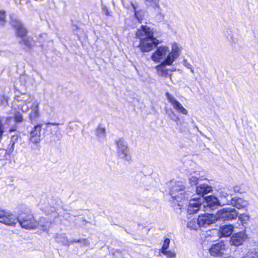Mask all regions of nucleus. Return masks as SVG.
Wrapping results in <instances>:
<instances>
[{"label":"nucleus","mask_w":258,"mask_h":258,"mask_svg":"<svg viewBox=\"0 0 258 258\" xmlns=\"http://www.w3.org/2000/svg\"><path fill=\"white\" fill-rule=\"evenodd\" d=\"M234 206L238 209H245L248 205V202L241 198L233 200Z\"/></svg>","instance_id":"19"},{"label":"nucleus","mask_w":258,"mask_h":258,"mask_svg":"<svg viewBox=\"0 0 258 258\" xmlns=\"http://www.w3.org/2000/svg\"><path fill=\"white\" fill-rule=\"evenodd\" d=\"M131 5L134 11V15L138 21L141 23L144 19V13L141 10H137L136 6L133 3H131Z\"/></svg>","instance_id":"22"},{"label":"nucleus","mask_w":258,"mask_h":258,"mask_svg":"<svg viewBox=\"0 0 258 258\" xmlns=\"http://www.w3.org/2000/svg\"><path fill=\"white\" fill-rule=\"evenodd\" d=\"M116 146L118 149L119 154H124V157H127V147L124 144L123 140L121 139L116 142Z\"/></svg>","instance_id":"20"},{"label":"nucleus","mask_w":258,"mask_h":258,"mask_svg":"<svg viewBox=\"0 0 258 258\" xmlns=\"http://www.w3.org/2000/svg\"><path fill=\"white\" fill-rule=\"evenodd\" d=\"M10 23L12 27L15 28L16 34L18 37L21 38L27 36L28 31L20 20L12 18L10 20Z\"/></svg>","instance_id":"6"},{"label":"nucleus","mask_w":258,"mask_h":258,"mask_svg":"<svg viewBox=\"0 0 258 258\" xmlns=\"http://www.w3.org/2000/svg\"><path fill=\"white\" fill-rule=\"evenodd\" d=\"M204 199L205 202L207 203L208 206L210 207H213L218 203L217 198L214 196H209L205 197Z\"/></svg>","instance_id":"24"},{"label":"nucleus","mask_w":258,"mask_h":258,"mask_svg":"<svg viewBox=\"0 0 258 258\" xmlns=\"http://www.w3.org/2000/svg\"><path fill=\"white\" fill-rule=\"evenodd\" d=\"M242 258H258V254L253 252H248Z\"/></svg>","instance_id":"33"},{"label":"nucleus","mask_w":258,"mask_h":258,"mask_svg":"<svg viewBox=\"0 0 258 258\" xmlns=\"http://www.w3.org/2000/svg\"><path fill=\"white\" fill-rule=\"evenodd\" d=\"M98 132H100V133L104 134L105 132V130L104 128H99L98 129Z\"/></svg>","instance_id":"37"},{"label":"nucleus","mask_w":258,"mask_h":258,"mask_svg":"<svg viewBox=\"0 0 258 258\" xmlns=\"http://www.w3.org/2000/svg\"><path fill=\"white\" fill-rule=\"evenodd\" d=\"M19 137V136L18 135L12 136L7 149L0 150V160H6L10 159L11 155L14 150L15 145L18 142Z\"/></svg>","instance_id":"5"},{"label":"nucleus","mask_w":258,"mask_h":258,"mask_svg":"<svg viewBox=\"0 0 258 258\" xmlns=\"http://www.w3.org/2000/svg\"><path fill=\"white\" fill-rule=\"evenodd\" d=\"M168 51V47L164 45L160 46L157 47V49L152 53L151 58L156 62H159L160 59L165 56Z\"/></svg>","instance_id":"10"},{"label":"nucleus","mask_w":258,"mask_h":258,"mask_svg":"<svg viewBox=\"0 0 258 258\" xmlns=\"http://www.w3.org/2000/svg\"><path fill=\"white\" fill-rule=\"evenodd\" d=\"M11 119H12V117H10V116H8V117H7L6 118V121H7V122H11Z\"/></svg>","instance_id":"38"},{"label":"nucleus","mask_w":258,"mask_h":258,"mask_svg":"<svg viewBox=\"0 0 258 258\" xmlns=\"http://www.w3.org/2000/svg\"><path fill=\"white\" fill-rule=\"evenodd\" d=\"M170 240L168 238H166L164 239V242L163 243V245L162 246L161 248L160 249V251L161 252L164 251L165 250H167L169 246Z\"/></svg>","instance_id":"25"},{"label":"nucleus","mask_w":258,"mask_h":258,"mask_svg":"<svg viewBox=\"0 0 258 258\" xmlns=\"http://www.w3.org/2000/svg\"><path fill=\"white\" fill-rule=\"evenodd\" d=\"M6 22V12L4 10H0V25H4Z\"/></svg>","instance_id":"28"},{"label":"nucleus","mask_w":258,"mask_h":258,"mask_svg":"<svg viewBox=\"0 0 258 258\" xmlns=\"http://www.w3.org/2000/svg\"><path fill=\"white\" fill-rule=\"evenodd\" d=\"M201 204L196 199L190 200L188 205L187 210L190 214L197 213L200 209Z\"/></svg>","instance_id":"16"},{"label":"nucleus","mask_w":258,"mask_h":258,"mask_svg":"<svg viewBox=\"0 0 258 258\" xmlns=\"http://www.w3.org/2000/svg\"><path fill=\"white\" fill-rule=\"evenodd\" d=\"M4 133V126L3 123V119L0 117V140L2 139Z\"/></svg>","instance_id":"34"},{"label":"nucleus","mask_w":258,"mask_h":258,"mask_svg":"<svg viewBox=\"0 0 258 258\" xmlns=\"http://www.w3.org/2000/svg\"><path fill=\"white\" fill-rule=\"evenodd\" d=\"M165 96L169 102L173 106V108L178 112L184 114H187V111L177 101L173 95L170 94L168 92L165 93Z\"/></svg>","instance_id":"9"},{"label":"nucleus","mask_w":258,"mask_h":258,"mask_svg":"<svg viewBox=\"0 0 258 258\" xmlns=\"http://www.w3.org/2000/svg\"><path fill=\"white\" fill-rule=\"evenodd\" d=\"M226 250V246L224 242L221 241L219 242L213 244L209 249L210 255L214 257L222 256Z\"/></svg>","instance_id":"8"},{"label":"nucleus","mask_w":258,"mask_h":258,"mask_svg":"<svg viewBox=\"0 0 258 258\" xmlns=\"http://www.w3.org/2000/svg\"><path fill=\"white\" fill-rule=\"evenodd\" d=\"M233 226L232 225H223L220 228L221 237H229L233 231Z\"/></svg>","instance_id":"17"},{"label":"nucleus","mask_w":258,"mask_h":258,"mask_svg":"<svg viewBox=\"0 0 258 258\" xmlns=\"http://www.w3.org/2000/svg\"><path fill=\"white\" fill-rule=\"evenodd\" d=\"M20 227L26 230H35L39 227V222L28 208L22 209L17 217Z\"/></svg>","instance_id":"2"},{"label":"nucleus","mask_w":258,"mask_h":258,"mask_svg":"<svg viewBox=\"0 0 258 258\" xmlns=\"http://www.w3.org/2000/svg\"><path fill=\"white\" fill-rule=\"evenodd\" d=\"M212 191V187L207 183L201 184L197 186L196 193L198 195L204 197Z\"/></svg>","instance_id":"12"},{"label":"nucleus","mask_w":258,"mask_h":258,"mask_svg":"<svg viewBox=\"0 0 258 258\" xmlns=\"http://www.w3.org/2000/svg\"><path fill=\"white\" fill-rule=\"evenodd\" d=\"M46 124V126L45 130V132L48 133V134L50 135V138H53L54 136H56V137L58 138L59 137L58 135H59L58 127H53L52 125H58L59 124L55 123H47Z\"/></svg>","instance_id":"13"},{"label":"nucleus","mask_w":258,"mask_h":258,"mask_svg":"<svg viewBox=\"0 0 258 258\" xmlns=\"http://www.w3.org/2000/svg\"><path fill=\"white\" fill-rule=\"evenodd\" d=\"M161 253L166 255L168 257L172 258L175 256V253L170 250H167V249L164 251L162 252Z\"/></svg>","instance_id":"32"},{"label":"nucleus","mask_w":258,"mask_h":258,"mask_svg":"<svg viewBox=\"0 0 258 258\" xmlns=\"http://www.w3.org/2000/svg\"><path fill=\"white\" fill-rule=\"evenodd\" d=\"M40 116L39 103H36L29 115L31 123L36 121Z\"/></svg>","instance_id":"18"},{"label":"nucleus","mask_w":258,"mask_h":258,"mask_svg":"<svg viewBox=\"0 0 258 258\" xmlns=\"http://www.w3.org/2000/svg\"><path fill=\"white\" fill-rule=\"evenodd\" d=\"M155 69L157 70L158 75L165 78L168 76L169 70L166 68L165 64L161 62L159 64L156 66L155 67Z\"/></svg>","instance_id":"21"},{"label":"nucleus","mask_w":258,"mask_h":258,"mask_svg":"<svg viewBox=\"0 0 258 258\" xmlns=\"http://www.w3.org/2000/svg\"><path fill=\"white\" fill-rule=\"evenodd\" d=\"M20 42L22 44L25 45L26 48L28 49H31L34 45L32 39L27 37V36L23 38H21V40Z\"/></svg>","instance_id":"23"},{"label":"nucleus","mask_w":258,"mask_h":258,"mask_svg":"<svg viewBox=\"0 0 258 258\" xmlns=\"http://www.w3.org/2000/svg\"><path fill=\"white\" fill-rule=\"evenodd\" d=\"M136 36L140 39L138 47L142 52L151 51L160 43L154 37L153 30L147 25H141L136 31Z\"/></svg>","instance_id":"1"},{"label":"nucleus","mask_w":258,"mask_h":258,"mask_svg":"<svg viewBox=\"0 0 258 258\" xmlns=\"http://www.w3.org/2000/svg\"><path fill=\"white\" fill-rule=\"evenodd\" d=\"M233 190L235 193L242 194L244 192V188L241 185H235L233 187Z\"/></svg>","instance_id":"30"},{"label":"nucleus","mask_w":258,"mask_h":258,"mask_svg":"<svg viewBox=\"0 0 258 258\" xmlns=\"http://www.w3.org/2000/svg\"><path fill=\"white\" fill-rule=\"evenodd\" d=\"M237 216L238 213L235 209L223 208L218 211L216 213L217 218L223 221L235 219Z\"/></svg>","instance_id":"4"},{"label":"nucleus","mask_w":258,"mask_h":258,"mask_svg":"<svg viewBox=\"0 0 258 258\" xmlns=\"http://www.w3.org/2000/svg\"><path fill=\"white\" fill-rule=\"evenodd\" d=\"M179 54L178 50L172 49L171 52L168 54L165 59L162 62V63L171 66L174 60L178 56Z\"/></svg>","instance_id":"14"},{"label":"nucleus","mask_w":258,"mask_h":258,"mask_svg":"<svg viewBox=\"0 0 258 258\" xmlns=\"http://www.w3.org/2000/svg\"><path fill=\"white\" fill-rule=\"evenodd\" d=\"M49 229V222L45 221L44 224L40 225V230L42 231L48 232Z\"/></svg>","instance_id":"29"},{"label":"nucleus","mask_w":258,"mask_h":258,"mask_svg":"<svg viewBox=\"0 0 258 258\" xmlns=\"http://www.w3.org/2000/svg\"><path fill=\"white\" fill-rule=\"evenodd\" d=\"M8 98L7 96H5V95H3V98L1 100V102L2 103H6V104H8Z\"/></svg>","instance_id":"35"},{"label":"nucleus","mask_w":258,"mask_h":258,"mask_svg":"<svg viewBox=\"0 0 258 258\" xmlns=\"http://www.w3.org/2000/svg\"><path fill=\"white\" fill-rule=\"evenodd\" d=\"M244 241V234L241 232L234 233L230 238L231 244L235 246L241 245Z\"/></svg>","instance_id":"11"},{"label":"nucleus","mask_w":258,"mask_h":258,"mask_svg":"<svg viewBox=\"0 0 258 258\" xmlns=\"http://www.w3.org/2000/svg\"><path fill=\"white\" fill-rule=\"evenodd\" d=\"M197 221L200 227L209 225L213 223V220L211 219V217L210 214L199 215Z\"/></svg>","instance_id":"15"},{"label":"nucleus","mask_w":258,"mask_h":258,"mask_svg":"<svg viewBox=\"0 0 258 258\" xmlns=\"http://www.w3.org/2000/svg\"><path fill=\"white\" fill-rule=\"evenodd\" d=\"M238 219L241 223L243 224L247 223L249 219V217L248 215L241 214L239 215Z\"/></svg>","instance_id":"26"},{"label":"nucleus","mask_w":258,"mask_h":258,"mask_svg":"<svg viewBox=\"0 0 258 258\" xmlns=\"http://www.w3.org/2000/svg\"><path fill=\"white\" fill-rule=\"evenodd\" d=\"M145 3H148L150 5H154V7H159V0H144Z\"/></svg>","instance_id":"31"},{"label":"nucleus","mask_w":258,"mask_h":258,"mask_svg":"<svg viewBox=\"0 0 258 258\" xmlns=\"http://www.w3.org/2000/svg\"><path fill=\"white\" fill-rule=\"evenodd\" d=\"M14 118L16 122H21L23 120L22 114L19 111L15 113Z\"/></svg>","instance_id":"27"},{"label":"nucleus","mask_w":258,"mask_h":258,"mask_svg":"<svg viewBox=\"0 0 258 258\" xmlns=\"http://www.w3.org/2000/svg\"><path fill=\"white\" fill-rule=\"evenodd\" d=\"M15 131H16V128L14 127H11L9 130L10 133L14 132Z\"/></svg>","instance_id":"36"},{"label":"nucleus","mask_w":258,"mask_h":258,"mask_svg":"<svg viewBox=\"0 0 258 258\" xmlns=\"http://www.w3.org/2000/svg\"><path fill=\"white\" fill-rule=\"evenodd\" d=\"M0 223L15 227L17 223L16 216L12 213L0 208Z\"/></svg>","instance_id":"3"},{"label":"nucleus","mask_w":258,"mask_h":258,"mask_svg":"<svg viewBox=\"0 0 258 258\" xmlns=\"http://www.w3.org/2000/svg\"><path fill=\"white\" fill-rule=\"evenodd\" d=\"M42 124H37L35 125L31 130L29 137V142L38 146L41 141V132L42 130Z\"/></svg>","instance_id":"7"}]
</instances>
